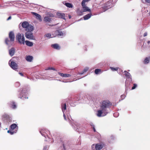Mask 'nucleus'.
<instances>
[{
	"instance_id": "1",
	"label": "nucleus",
	"mask_w": 150,
	"mask_h": 150,
	"mask_svg": "<svg viewBox=\"0 0 150 150\" xmlns=\"http://www.w3.org/2000/svg\"><path fill=\"white\" fill-rule=\"evenodd\" d=\"M111 105L112 104L109 101H103L100 105V109L97 111V115L98 117L106 115L108 113L107 109L109 108Z\"/></svg>"
},
{
	"instance_id": "2",
	"label": "nucleus",
	"mask_w": 150,
	"mask_h": 150,
	"mask_svg": "<svg viewBox=\"0 0 150 150\" xmlns=\"http://www.w3.org/2000/svg\"><path fill=\"white\" fill-rule=\"evenodd\" d=\"M9 38H6L5 39V42L6 44L12 45L13 43L15 40V35L14 32L11 31L8 34Z\"/></svg>"
},
{
	"instance_id": "3",
	"label": "nucleus",
	"mask_w": 150,
	"mask_h": 150,
	"mask_svg": "<svg viewBox=\"0 0 150 150\" xmlns=\"http://www.w3.org/2000/svg\"><path fill=\"white\" fill-rule=\"evenodd\" d=\"M124 73L125 76L127 78L125 81V86L126 87L128 88L132 81V79L131 78V76L129 73L126 71H124Z\"/></svg>"
},
{
	"instance_id": "4",
	"label": "nucleus",
	"mask_w": 150,
	"mask_h": 150,
	"mask_svg": "<svg viewBox=\"0 0 150 150\" xmlns=\"http://www.w3.org/2000/svg\"><path fill=\"white\" fill-rule=\"evenodd\" d=\"M16 38L18 40V42L21 44H24L25 38L23 34L18 33L16 36Z\"/></svg>"
},
{
	"instance_id": "5",
	"label": "nucleus",
	"mask_w": 150,
	"mask_h": 150,
	"mask_svg": "<svg viewBox=\"0 0 150 150\" xmlns=\"http://www.w3.org/2000/svg\"><path fill=\"white\" fill-rule=\"evenodd\" d=\"M89 0H83L81 2V5L83 9V11L86 12L87 11L91 12V10L87 6L86 3L88 2Z\"/></svg>"
},
{
	"instance_id": "6",
	"label": "nucleus",
	"mask_w": 150,
	"mask_h": 150,
	"mask_svg": "<svg viewBox=\"0 0 150 150\" xmlns=\"http://www.w3.org/2000/svg\"><path fill=\"white\" fill-rule=\"evenodd\" d=\"M2 118L3 120L7 122H11L12 121L11 118L6 114H4L2 116Z\"/></svg>"
},
{
	"instance_id": "7",
	"label": "nucleus",
	"mask_w": 150,
	"mask_h": 150,
	"mask_svg": "<svg viewBox=\"0 0 150 150\" xmlns=\"http://www.w3.org/2000/svg\"><path fill=\"white\" fill-rule=\"evenodd\" d=\"M9 64L11 67L13 69L16 70L18 69V66L15 62L10 60L9 62Z\"/></svg>"
},
{
	"instance_id": "8",
	"label": "nucleus",
	"mask_w": 150,
	"mask_h": 150,
	"mask_svg": "<svg viewBox=\"0 0 150 150\" xmlns=\"http://www.w3.org/2000/svg\"><path fill=\"white\" fill-rule=\"evenodd\" d=\"M25 37L29 39L33 40L34 38L33 34L31 32H26L25 34Z\"/></svg>"
},
{
	"instance_id": "9",
	"label": "nucleus",
	"mask_w": 150,
	"mask_h": 150,
	"mask_svg": "<svg viewBox=\"0 0 150 150\" xmlns=\"http://www.w3.org/2000/svg\"><path fill=\"white\" fill-rule=\"evenodd\" d=\"M57 15L58 18L66 20V18H65V14L64 13H57Z\"/></svg>"
},
{
	"instance_id": "10",
	"label": "nucleus",
	"mask_w": 150,
	"mask_h": 150,
	"mask_svg": "<svg viewBox=\"0 0 150 150\" xmlns=\"http://www.w3.org/2000/svg\"><path fill=\"white\" fill-rule=\"evenodd\" d=\"M104 146V144H97L95 145V147L96 150H100Z\"/></svg>"
},
{
	"instance_id": "11",
	"label": "nucleus",
	"mask_w": 150,
	"mask_h": 150,
	"mask_svg": "<svg viewBox=\"0 0 150 150\" xmlns=\"http://www.w3.org/2000/svg\"><path fill=\"white\" fill-rule=\"evenodd\" d=\"M33 30V26L31 25H29L25 29V30L27 32H31Z\"/></svg>"
},
{
	"instance_id": "12",
	"label": "nucleus",
	"mask_w": 150,
	"mask_h": 150,
	"mask_svg": "<svg viewBox=\"0 0 150 150\" xmlns=\"http://www.w3.org/2000/svg\"><path fill=\"white\" fill-rule=\"evenodd\" d=\"M15 49L14 47H12L9 50V55L11 56H13L15 52Z\"/></svg>"
},
{
	"instance_id": "13",
	"label": "nucleus",
	"mask_w": 150,
	"mask_h": 150,
	"mask_svg": "<svg viewBox=\"0 0 150 150\" xmlns=\"http://www.w3.org/2000/svg\"><path fill=\"white\" fill-rule=\"evenodd\" d=\"M32 13L33 15L35 16L36 18L38 19L40 21H41L42 20L41 16L40 15H39V14L35 13V12H32Z\"/></svg>"
},
{
	"instance_id": "14",
	"label": "nucleus",
	"mask_w": 150,
	"mask_h": 150,
	"mask_svg": "<svg viewBox=\"0 0 150 150\" xmlns=\"http://www.w3.org/2000/svg\"><path fill=\"white\" fill-rule=\"evenodd\" d=\"M56 33H57V36H63L65 35V33L64 32H62L61 30H57Z\"/></svg>"
},
{
	"instance_id": "15",
	"label": "nucleus",
	"mask_w": 150,
	"mask_h": 150,
	"mask_svg": "<svg viewBox=\"0 0 150 150\" xmlns=\"http://www.w3.org/2000/svg\"><path fill=\"white\" fill-rule=\"evenodd\" d=\"M33 56L28 55L27 56L25 57L26 60L29 62H31L33 59Z\"/></svg>"
},
{
	"instance_id": "16",
	"label": "nucleus",
	"mask_w": 150,
	"mask_h": 150,
	"mask_svg": "<svg viewBox=\"0 0 150 150\" xmlns=\"http://www.w3.org/2000/svg\"><path fill=\"white\" fill-rule=\"evenodd\" d=\"M9 105L10 107L13 109H15L16 108V103L14 102H11L10 103Z\"/></svg>"
},
{
	"instance_id": "17",
	"label": "nucleus",
	"mask_w": 150,
	"mask_h": 150,
	"mask_svg": "<svg viewBox=\"0 0 150 150\" xmlns=\"http://www.w3.org/2000/svg\"><path fill=\"white\" fill-rule=\"evenodd\" d=\"M45 132H47L48 131L45 129H42L40 130V132L42 136H44L46 138V133Z\"/></svg>"
},
{
	"instance_id": "18",
	"label": "nucleus",
	"mask_w": 150,
	"mask_h": 150,
	"mask_svg": "<svg viewBox=\"0 0 150 150\" xmlns=\"http://www.w3.org/2000/svg\"><path fill=\"white\" fill-rule=\"evenodd\" d=\"M51 47L53 48L58 50H59L60 49L59 46L57 44H52L51 45Z\"/></svg>"
},
{
	"instance_id": "19",
	"label": "nucleus",
	"mask_w": 150,
	"mask_h": 150,
	"mask_svg": "<svg viewBox=\"0 0 150 150\" xmlns=\"http://www.w3.org/2000/svg\"><path fill=\"white\" fill-rule=\"evenodd\" d=\"M59 74L60 76L63 77H70L71 76V75L68 74H64L60 73H59Z\"/></svg>"
},
{
	"instance_id": "20",
	"label": "nucleus",
	"mask_w": 150,
	"mask_h": 150,
	"mask_svg": "<svg viewBox=\"0 0 150 150\" xmlns=\"http://www.w3.org/2000/svg\"><path fill=\"white\" fill-rule=\"evenodd\" d=\"M44 19V21L46 22L50 23L51 21V18L48 16H45Z\"/></svg>"
},
{
	"instance_id": "21",
	"label": "nucleus",
	"mask_w": 150,
	"mask_h": 150,
	"mask_svg": "<svg viewBox=\"0 0 150 150\" xmlns=\"http://www.w3.org/2000/svg\"><path fill=\"white\" fill-rule=\"evenodd\" d=\"M29 25L28 22L24 21L22 23V26L23 28H26Z\"/></svg>"
},
{
	"instance_id": "22",
	"label": "nucleus",
	"mask_w": 150,
	"mask_h": 150,
	"mask_svg": "<svg viewBox=\"0 0 150 150\" xmlns=\"http://www.w3.org/2000/svg\"><path fill=\"white\" fill-rule=\"evenodd\" d=\"M92 14L91 13L87 14L83 17L84 20H87L89 19L91 17Z\"/></svg>"
},
{
	"instance_id": "23",
	"label": "nucleus",
	"mask_w": 150,
	"mask_h": 150,
	"mask_svg": "<svg viewBox=\"0 0 150 150\" xmlns=\"http://www.w3.org/2000/svg\"><path fill=\"white\" fill-rule=\"evenodd\" d=\"M61 107L62 110L64 112V111H65L66 109V103L62 104L61 105Z\"/></svg>"
},
{
	"instance_id": "24",
	"label": "nucleus",
	"mask_w": 150,
	"mask_h": 150,
	"mask_svg": "<svg viewBox=\"0 0 150 150\" xmlns=\"http://www.w3.org/2000/svg\"><path fill=\"white\" fill-rule=\"evenodd\" d=\"M25 43L26 44L29 46L31 47L33 45V43L32 42H30L28 40L25 41Z\"/></svg>"
},
{
	"instance_id": "25",
	"label": "nucleus",
	"mask_w": 150,
	"mask_h": 150,
	"mask_svg": "<svg viewBox=\"0 0 150 150\" xmlns=\"http://www.w3.org/2000/svg\"><path fill=\"white\" fill-rule=\"evenodd\" d=\"M149 59L150 60V57H146L144 61V63L145 64H147L149 62Z\"/></svg>"
},
{
	"instance_id": "26",
	"label": "nucleus",
	"mask_w": 150,
	"mask_h": 150,
	"mask_svg": "<svg viewBox=\"0 0 150 150\" xmlns=\"http://www.w3.org/2000/svg\"><path fill=\"white\" fill-rule=\"evenodd\" d=\"M17 127V125L14 123L12 124L11 126V129L12 130L14 129Z\"/></svg>"
},
{
	"instance_id": "27",
	"label": "nucleus",
	"mask_w": 150,
	"mask_h": 150,
	"mask_svg": "<svg viewBox=\"0 0 150 150\" xmlns=\"http://www.w3.org/2000/svg\"><path fill=\"white\" fill-rule=\"evenodd\" d=\"M57 32V30H56L55 31L53 32L52 33V37H51L52 38L53 37H56V36H57V33H56Z\"/></svg>"
},
{
	"instance_id": "28",
	"label": "nucleus",
	"mask_w": 150,
	"mask_h": 150,
	"mask_svg": "<svg viewBox=\"0 0 150 150\" xmlns=\"http://www.w3.org/2000/svg\"><path fill=\"white\" fill-rule=\"evenodd\" d=\"M65 5L67 7H69V8H72L73 7V6L72 4L70 3H66Z\"/></svg>"
},
{
	"instance_id": "29",
	"label": "nucleus",
	"mask_w": 150,
	"mask_h": 150,
	"mask_svg": "<svg viewBox=\"0 0 150 150\" xmlns=\"http://www.w3.org/2000/svg\"><path fill=\"white\" fill-rule=\"evenodd\" d=\"M51 34L50 33H48L45 34V37H47V38H52L51 37Z\"/></svg>"
},
{
	"instance_id": "30",
	"label": "nucleus",
	"mask_w": 150,
	"mask_h": 150,
	"mask_svg": "<svg viewBox=\"0 0 150 150\" xmlns=\"http://www.w3.org/2000/svg\"><path fill=\"white\" fill-rule=\"evenodd\" d=\"M88 68H86L84 69L83 71L80 73V74H84L85 72H86L88 70Z\"/></svg>"
},
{
	"instance_id": "31",
	"label": "nucleus",
	"mask_w": 150,
	"mask_h": 150,
	"mask_svg": "<svg viewBox=\"0 0 150 150\" xmlns=\"http://www.w3.org/2000/svg\"><path fill=\"white\" fill-rule=\"evenodd\" d=\"M18 57H14L12 58V61H13L14 62H16L18 60Z\"/></svg>"
},
{
	"instance_id": "32",
	"label": "nucleus",
	"mask_w": 150,
	"mask_h": 150,
	"mask_svg": "<svg viewBox=\"0 0 150 150\" xmlns=\"http://www.w3.org/2000/svg\"><path fill=\"white\" fill-rule=\"evenodd\" d=\"M101 71V70L100 69H96L95 70V73L96 74H98L99 72Z\"/></svg>"
},
{
	"instance_id": "33",
	"label": "nucleus",
	"mask_w": 150,
	"mask_h": 150,
	"mask_svg": "<svg viewBox=\"0 0 150 150\" xmlns=\"http://www.w3.org/2000/svg\"><path fill=\"white\" fill-rule=\"evenodd\" d=\"M110 69H111V70L112 71H117L118 70V67H116L115 68L112 67H110Z\"/></svg>"
},
{
	"instance_id": "34",
	"label": "nucleus",
	"mask_w": 150,
	"mask_h": 150,
	"mask_svg": "<svg viewBox=\"0 0 150 150\" xmlns=\"http://www.w3.org/2000/svg\"><path fill=\"white\" fill-rule=\"evenodd\" d=\"M137 85L135 83V84H134V85H133V86L132 87V90H133L134 89H135L137 87Z\"/></svg>"
},
{
	"instance_id": "35",
	"label": "nucleus",
	"mask_w": 150,
	"mask_h": 150,
	"mask_svg": "<svg viewBox=\"0 0 150 150\" xmlns=\"http://www.w3.org/2000/svg\"><path fill=\"white\" fill-rule=\"evenodd\" d=\"M48 69L52 70H55V69L53 67H48Z\"/></svg>"
},
{
	"instance_id": "36",
	"label": "nucleus",
	"mask_w": 150,
	"mask_h": 150,
	"mask_svg": "<svg viewBox=\"0 0 150 150\" xmlns=\"http://www.w3.org/2000/svg\"><path fill=\"white\" fill-rule=\"evenodd\" d=\"M8 133H10L11 134H13L14 133V132H12L10 130H8Z\"/></svg>"
},
{
	"instance_id": "37",
	"label": "nucleus",
	"mask_w": 150,
	"mask_h": 150,
	"mask_svg": "<svg viewBox=\"0 0 150 150\" xmlns=\"http://www.w3.org/2000/svg\"><path fill=\"white\" fill-rule=\"evenodd\" d=\"M92 128L93 129L94 132H96V131L95 129L94 126L93 125H92Z\"/></svg>"
},
{
	"instance_id": "38",
	"label": "nucleus",
	"mask_w": 150,
	"mask_h": 150,
	"mask_svg": "<svg viewBox=\"0 0 150 150\" xmlns=\"http://www.w3.org/2000/svg\"><path fill=\"white\" fill-rule=\"evenodd\" d=\"M121 97L122 98V99H124L125 98V96L124 95H122L121 96Z\"/></svg>"
},
{
	"instance_id": "39",
	"label": "nucleus",
	"mask_w": 150,
	"mask_h": 150,
	"mask_svg": "<svg viewBox=\"0 0 150 150\" xmlns=\"http://www.w3.org/2000/svg\"><path fill=\"white\" fill-rule=\"evenodd\" d=\"M144 36L145 37L147 35V33L146 32L144 34Z\"/></svg>"
},
{
	"instance_id": "40",
	"label": "nucleus",
	"mask_w": 150,
	"mask_h": 150,
	"mask_svg": "<svg viewBox=\"0 0 150 150\" xmlns=\"http://www.w3.org/2000/svg\"><path fill=\"white\" fill-rule=\"evenodd\" d=\"M63 116H64V119H65V120H67V118H66V116L65 115H64V114Z\"/></svg>"
},
{
	"instance_id": "41",
	"label": "nucleus",
	"mask_w": 150,
	"mask_h": 150,
	"mask_svg": "<svg viewBox=\"0 0 150 150\" xmlns=\"http://www.w3.org/2000/svg\"><path fill=\"white\" fill-rule=\"evenodd\" d=\"M19 74H20L22 76H23V74L22 73H21V72H19Z\"/></svg>"
},
{
	"instance_id": "42",
	"label": "nucleus",
	"mask_w": 150,
	"mask_h": 150,
	"mask_svg": "<svg viewBox=\"0 0 150 150\" xmlns=\"http://www.w3.org/2000/svg\"><path fill=\"white\" fill-rule=\"evenodd\" d=\"M146 1L148 3H150V0H146Z\"/></svg>"
},
{
	"instance_id": "43",
	"label": "nucleus",
	"mask_w": 150,
	"mask_h": 150,
	"mask_svg": "<svg viewBox=\"0 0 150 150\" xmlns=\"http://www.w3.org/2000/svg\"><path fill=\"white\" fill-rule=\"evenodd\" d=\"M11 16H10L8 18V19H7V20H10V19H11Z\"/></svg>"
},
{
	"instance_id": "44",
	"label": "nucleus",
	"mask_w": 150,
	"mask_h": 150,
	"mask_svg": "<svg viewBox=\"0 0 150 150\" xmlns=\"http://www.w3.org/2000/svg\"><path fill=\"white\" fill-rule=\"evenodd\" d=\"M63 147L64 150H66L64 144H63Z\"/></svg>"
},
{
	"instance_id": "45",
	"label": "nucleus",
	"mask_w": 150,
	"mask_h": 150,
	"mask_svg": "<svg viewBox=\"0 0 150 150\" xmlns=\"http://www.w3.org/2000/svg\"><path fill=\"white\" fill-rule=\"evenodd\" d=\"M94 146H95L94 144H93L92 146V148H94Z\"/></svg>"
},
{
	"instance_id": "46",
	"label": "nucleus",
	"mask_w": 150,
	"mask_h": 150,
	"mask_svg": "<svg viewBox=\"0 0 150 150\" xmlns=\"http://www.w3.org/2000/svg\"><path fill=\"white\" fill-rule=\"evenodd\" d=\"M118 113L117 112H116L115 113H114V115L115 116V114H118Z\"/></svg>"
},
{
	"instance_id": "47",
	"label": "nucleus",
	"mask_w": 150,
	"mask_h": 150,
	"mask_svg": "<svg viewBox=\"0 0 150 150\" xmlns=\"http://www.w3.org/2000/svg\"><path fill=\"white\" fill-rule=\"evenodd\" d=\"M147 43L148 44H149L150 43V41H148L147 42Z\"/></svg>"
},
{
	"instance_id": "48",
	"label": "nucleus",
	"mask_w": 150,
	"mask_h": 150,
	"mask_svg": "<svg viewBox=\"0 0 150 150\" xmlns=\"http://www.w3.org/2000/svg\"><path fill=\"white\" fill-rule=\"evenodd\" d=\"M69 18H71V16H69Z\"/></svg>"
},
{
	"instance_id": "49",
	"label": "nucleus",
	"mask_w": 150,
	"mask_h": 150,
	"mask_svg": "<svg viewBox=\"0 0 150 150\" xmlns=\"http://www.w3.org/2000/svg\"><path fill=\"white\" fill-rule=\"evenodd\" d=\"M112 138H113V137H111V139H112Z\"/></svg>"
}]
</instances>
